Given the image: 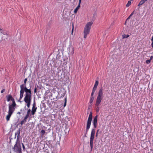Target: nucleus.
<instances>
[{
	"label": "nucleus",
	"instance_id": "obj_1",
	"mask_svg": "<svg viewBox=\"0 0 153 153\" xmlns=\"http://www.w3.org/2000/svg\"><path fill=\"white\" fill-rule=\"evenodd\" d=\"M24 93V91L25 92V97L24 98V100L27 103V106L28 108H29L31 102V91L30 89H27L26 86L24 87L23 88Z\"/></svg>",
	"mask_w": 153,
	"mask_h": 153
},
{
	"label": "nucleus",
	"instance_id": "obj_2",
	"mask_svg": "<svg viewBox=\"0 0 153 153\" xmlns=\"http://www.w3.org/2000/svg\"><path fill=\"white\" fill-rule=\"evenodd\" d=\"M103 90L102 88H101L99 91L95 102V107L96 111L97 112L99 111V110L98 106L103 99Z\"/></svg>",
	"mask_w": 153,
	"mask_h": 153
},
{
	"label": "nucleus",
	"instance_id": "obj_3",
	"mask_svg": "<svg viewBox=\"0 0 153 153\" xmlns=\"http://www.w3.org/2000/svg\"><path fill=\"white\" fill-rule=\"evenodd\" d=\"M93 23V22H89L87 23L85 25L84 29V38L85 39L87 35L89 33L90 30L91 28V25Z\"/></svg>",
	"mask_w": 153,
	"mask_h": 153
},
{
	"label": "nucleus",
	"instance_id": "obj_4",
	"mask_svg": "<svg viewBox=\"0 0 153 153\" xmlns=\"http://www.w3.org/2000/svg\"><path fill=\"white\" fill-rule=\"evenodd\" d=\"M21 143L19 140H16V143L13 148L14 151L16 153H22Z\"/></svg>",
	"mask_w": 153,
	"mask_h": 153
},
{
	"label": "nucleus",
	"instance_id": "obj_5",
	"mask_svg": "<svg viewBox=\"0 0 153 153\" xmlns=\"http://www.w3.org/2000/svg\"><path fill=\"white\" fill-rule=\"evenodd\" d=\"M95 134V130L94 128L92 129L91 134L90 138V146L91 147V150L92 151L93 148V143L94 138V135Z\"/></svg>",
	"mask_w": 153,
	"mask_h": 153
},
{
	"label": "nucleus",
	"instance_id": "obj_6",
	"mask_svg": "<svg viewBox=\"0 0 153 153\" xmlns=\"http://www.w3.org/2000/svg\"><path fill=\"white\" fill-rule=\"evenodd\" d=\"M92 118V113L91 112L90 113L89 117L88 118L86 128V131L87 132L88 130L90 128V126L91 124V121Z\"/></svg>",
	"mask_w": 153,
	"mask_h": 153
},
{
	"label": "nucleus",
	"instance_id": "obj_7",
	"mask_svg": "<svg viewBox=\"0 0 153 153\" xmlns=\"http://www.w3.org/2000/svg\"><path fill=\"white\" fill-rule=\"evenodd\" d=\"M24 91L23 90V88H22V87H21L20 88V97L19 99L18 100V101L19 102H21V101L20 100L23 97L24 95Z\"/></svg>",
	"mask_w": 153,
	"mask_h": 153
},
{
	"label": "nucleus",
	"instance_id": "obj_8",
	"mask_svg": "<svg viewBox=\"0 0 153 153\" xmlns=\"http://www.w3.org/2000/svg\"><path fill=\"white\" fill-rule=\"evenodd\" d=\"M98 116L96 115L93 121V123L94 125V128H96L97 126V121Z\"/></svg>",
	"mask_w": 153,
	"mask_h": 153
},
{
	"label": "nucleus",
	"instance_id": "obj_9",
	"mask_svg": "<svg viewBox=\"0 0 153 153\" xmlns=\"http://www.w3.org/2000/svg\"><path fill=\"white\" fill-rule=\"evenodd\" d=\"M81 0H79V4L78 6L74 10V13H77L78 10L80 8V4L81 3Z\"/></svg>",
	"mask_w": 153,
	"mask_h": 153
},
{
	"label": "nucleus",
	"instance_id": "obj_10",
	"mask_svg": "<svg viewBox=\"0 0 153 153\" xmlns=\"http://www.w3.org/2000/svg\"><path fill=\"white\" fill-rule=\"evenodd\" d=\"M14 107L10 105L9 106L8 112L13 114L15 109Z\"/></svg>",
	"mask_w": 153,
	"mask_h": 153
},
{
	"label": "nucleus",
	"instance_id": "obj_11",
	"mask_svg": "<svg viewBox=\"0 0 153 153\" xmlns=\"http://www.w3.org/2000/svg\"><path fill=\"white\" fill-rule=\"evenodd\" d=\"M6 97L7 99V100L8 102L10 100H13V98L10 94H8L6 96Z\"/></svg>",
	"mask_w": 153,
	"mask_h": 153
},
{
	"label": "nucleus",
	"instance_id": "obj_12",
	"mask_svg": "<svg viewBox=\"0 0 153 153\" xmlns=\"http://www.w3.org/2000/svg\"><path fill=\"white\" fill-rule=\"evenodd\" d=\"M8 114L7 116L6 117V119L7 121L10 120V118L12 114V113L9 112H8Z\"/></svg>",
	"mask_w": 153,
	"mask_h": 153
},
{
	"label": "nucleus",
	"instance_id": "obj_13",
	"mask_svg": "<svg viewBox=\"0 0 153 153\" xmlns=\"http://www.w3.org/2000/svg\"><path fill=\"white\" fill-rule=\"evenodd\" d=\"M27 81V79L25 78V79L24 80V84H22L20 85V87L21 88V87H22V88H23V87H24L25 86H26V83Z\"/></svg>",
	"mask_w": 153,
	"mask_h": 153
},
{
	"label": "nucleus",
	"instance_id": "obj_14",
	"mask_svg": "<svg viewBox=\"0 0 153 153\" xmlns=\"http://www.w3.org/2000/svg\"><path fill=\"white\" fill-rule=\"evenodd\" d=\"M27 118L25 117L24 119L22 120L20 123V124L21 125H22L23 124H24L26 122L27 119Z\"/></svg>",
	"mask_w": 153,
	"mask_h": 153
},
{
	"label": "nucleus",
	"instance_id": "obj_15",
	"mask_svg": "<svg viewBox=\"0 0 153 153\" xmlns=\"http://www.w3.org/2000/svg\"><path fill=\"white\" fill-rule=\"evenodd\" d=\"M30 111H31L30 109H29L27 111V114H26V115L25 116V117H26L27 118H28L29 117L30 114Z\"/></svg>",
	"mask_w": 153,
	"mask_h": 153
},
{
	"label": "nucleus",
	"instance_id": "obj_16",
	"mask_svg": "<svg viewBox=\"0 0 153 153\" xmlns=\"http://www.w3.org/2000/svg\"><path fill=\"white\" fill-rule=\"evenodd\" d=\"M93 95H92L91 94V97H90V99L89 101L90 103H92L94 100V98Z\"/></svg>",
	"mask_w": 153,
	"mask_h": 153
},
{
	"label": "nucleus",
	"instance_id": "obj_17",
	"mask_svg": "<svg viewBox=\"0 0 153 153\" xmlns=\"http://www.w3.org/2000/svg\"><path fill=\"white\" fill-rule=\"evenodd\" d=\"M97 88L94 87L93 88L92 92L91 94L92 95H94V92L97 89Z\"/></svg>",
	"mask_w": 153,
	"mask_h": 153
},
{
	"label": "nucleus",
	"instance_id": "obj_18",
	"mask_svg": "<svg viewBox=\"0 0 153 153\" xmlns=\"http://www.w3.org/2000/svg\"><path fill=\"white\" fill-rule=\"evenodd\" d=\"M12 104L10 105L13 106L15 107V106L16 105V104L15 102L14 101V99H13V100H12Z\"/></svg>",
	"mask_w": 153,
	"mask_h": 153
},
{
	"label": "nucleus",
	"instance_id": "obj_19",
	"mask_svg": "<svg viewBox=\"0 0 153 153\" xmlns=\"http://www.w3.org/2000/svg\"><path fill=\"white\" fill-rule=\"evenodd\" d=\"M41 136L42 137L45 133V131L44 130H42L41 131Z\"/></svg>",
	"mask_w": 153,
	"mask_h": 153
},
{
	"label": "nucleus",
	"instance_id": "obj_20",
	"mask_svg": "<svg viewBox=\"0 0 153 153\" xmlns=\"http://www.w3.org/2000/svg\"><path fill=\"white\" fill-rule=\"evenodd\" d=\"M99 84V82L98 80H96L95 82L94 85V87L97 88V86Z\"/></svg>",
	"mask_w": 153,
	"mask_h": 153
},
{
	"label": "nucleus",
	"instance_id": "obj_21",
	"mask_svg": "<svg viewBox=\"0 0 153 153\" xmlns=\"http://www.w3.org/2000/svg\"><path fill=\"white\" fill-rule=\"evenodd\" d=\"M129 36V35L128 34L126 35V34H124L123 36V39H125L126 38L128 37Z\"/></svg>",
	"mask_w": 153,
	"mask_h": 153
},
{
	"label": "nucleus",
	"instance_id": "obj_22",
	"mask_svg": "<svg viewBox=\"0 0 153 153\" xmlns=\"http://www.w3.org/2000/svg\"><path fill=\"white\" fill-rule=\"evenodd\" d=\"M17 134H18V136H17L16 140H19V136L20 134V132L19 130L18 131H17Z\"/></svg>",
	"mask_w": 153,
	"mask_h": 153
},
{
	"label": "nucleus",
	"instance_id": "obj_23",
	"mask_svg": "<svg viewBox=\"0 0 153 153\" xmlns=\"http://www.w3.org/2000/svg\"><path fill=\"white\" fill-rule=\"evenodd\" d=\"M131 4V1H128V3H127V4L126 5V7H128Z\"/></svg>",
	"mask_w": 153,
	"mask_h": 153
},
{
	"label": "nucleus",
	"instance_id": "obj_24",
	"mask_svg": "<svg viewBox=\"0 0 153 153\" xmlns=\"http://www.w3.org/2000/svg\"><path fill=\"white\" fill-rule=\"evenodd\" d=\"M21 144L22 145L23 151L24 152H25L26 150V149H25V146L24 144L23 143H21Z\"/></svg>",
	"mask_w": 153,
	"mask_h": 153
},
{
	"label": "nucleus",
	"instance_id": "obj_25",
	"mask_svg": "<svg viewBox=\"0 0 153 153\" xmlns=\"http://www.w3.org/2000/svg\"><path fill=\"white\" fill-rule=\"evenodd\" d=\"M37 109V107H36V108L32 107V108L31 111L36 112Z\"/></svg>",
	"mask_w": 153,
	"mask_h": 153
},
{
	"label": "nucleus",
	"instance_id": "obj_26",
	"mask_svg": "<svg viewBox=\"0 0 153 153\" xmlns=\"http://www.w3.org/2000/svg\"><path fill=\"white\" fill-rule=\"evenodd\" d=\"M74 28V23H73V24H72V31H71V34L72 35H73V33Z\"/></svg>",
	"mask_w": 153,
	"mask_h": 153
},
{
	"label": "nucleus",
	"instance_id": "obj_27",
	"mask_svg": "<svg viewBox=\"0 0 153 153\" xmlns=\"http://www.w3.org/2000/svg\"><path fill=\"white\" fill-rule=\"evenodd\" d=\"M34 107V108H36V102H35V101L34 100V102L33 103V107Z\"/></svg>",
	"mask_w": 153,
	"mask_h": 153
},
{
	"label": "nucleus",
	"instance_id": "obj_28",
	"mask_svg": "<svg viewBox=\"0 0 153 153\" xmlns=\"http://www.w3.org/2000/svg\"><path fill=\"white\" fill-rule=\"evenodd\" d=\"M151 60L150 59L149 60H147L146 61V63L147 64H149L150 63Z\"/></svg>",
	"mask_w": 153,
	"mask_h": 153
},
{
	"label": "nucleus",
	"instance_id": "obj_29",
	"mask_svg": "<svg viewBox=\"0 0 153 153\" xmlns=\"http://www.w3.org/2000/svg\"><path fill=\"white\" fill-rule=\"evenodd\" d=\"M36 112L31 111L30 116H31V114H32L33 115H34L35 114Z\"/></svg>",
	"mask_w": 153,
	"mask_h": 153
},
{
	"label": "nucleus",
	"instance_id": "obj_30",
	"mask_svg": "<svg viewBox=\"0 0 153 153\" xmlns=\"http://www.w3.org/2000/svg\"><path fill=\"white\" fill-rule=\"evenodd\" d=\"M66 98H65V102L64 103V107L66 105Z\"/></svg>",
	"mask_w": 153,
	"mask_h": 153
},
{
	"label": "nucleus",
	"instance_id": "obj_31",
	"mask_svg": "<svg viewBox=\"0 0 153 153\" xmlns=\"http://www.w3.org/2000/svg\"><path fill=\"white\" fill-rule=\"evenodd\" d=\"M5 91V89H3L1 91V93H3Z\"/></svg>",
	"mask_w": 153,
	"mask_h": 153
},
{
	"label": "nucleus",
	"instance_id": "obj_32",
	"mask_svg": "<svg viewBox=\"0 0 153 153\" xmlns=\"http://www.w3.org/2000/svg\"><path fill=\"white\" fill-rule=\"evenodd\" d=\"M37 91V88H35L34 90V92L35 93H36V92Z\"/></svg>",
	"mask_w": 153,
	"mask_h": 153
},
{
	"label": "nucleus",
	"instance_id": "obj_33",
	"mask_svg": "<svg viewBox=\"0 0 153 153\" xmlns=\"http://www.w3.org/2000/svg\"><path fill=\"white\" fill-rule=\"evenodd\" d=\"M98 131H99V130H98L97 131V133H96V137H97V136H98Z\"/></svg>",
	"mask_w": 153,
	"mask_h": 153
},
{
	"label": "nucleus",
	"instance_id": "obj_34",
	"mask_svg": "<svg viewBox=\"0 0 153 153\" xmlns=\"http://www.w3.org/2000/svg\"><path fill=\"white\" fill-rule=\"evenodd\" d=\"M153 58V56H151L150 57V60H151Z\"/></svg>",
	"mask_w": 153,
	"mask_h": 153
},
{
	"label": "nucleus",
	"instance_id": "obj_35",
	"mask_svg": "<svg viewBox=\"0 0 153 153\" xmlns=\"http://www.w3.org/2000/svg\"><path fill=\"white\" fill-rule=\"evenodd\" d=\"M131 16L130 15L128 17V18H127V19H130V18L131 17Z\"/></svg>",
	"mask_w": 153,
	"mask_h": 153
},
{
	"label": "nucleus",
	"instance_id": "obj_36",
	"mask_svg": "<svg viewBox=\"0 0 153 153\" xmlns=\"http://www.w3.org/2000/svg\"><path fill=\"white\" fill-rule=\"evenodd\" d=\"M134 11L133 12H132V13H131V14H130V15L132 16L134 14Z\"/></svg>",
	"mask_w": 153,
	"mask_h": 153
},
{
	"label": "nucleus",
	"instance_id": "obj_37",
	"mask_svg": "<svg viewBox=\"0 0 153 153\" xmlns=\"http://www.w3.org/2000/svg\"><path fill=\"white\" fill-rule=\"evenodd\" d=\"M151 41H152V42H153V36L152 37Z\"/></svg>",
	"mask_w": 153,
	"mask_h": 153
},
{
	"label": "nucleus",
	"instance_id": "obj_38",
	"mask_svg": "<svg viewBox=\"0 0 153 153\" xmlns=\"http://www.w3.org/2000/svg\"><path fill=\"white\" fill-rule=\"evenodd\" d=\"M151 46L153 48V42H152V43L151 44Z\"/></svg>",
	"mask_w": 153,
	"mask_h": 153
},
{
	"label": "nucleus",
	"instance_id": "obj_39",
	"mask_svg": "<svg viewBox=\"0 0 153 153\" xmlns=\"http://www.w3.org/2000/svg\"><path fill=\"white\" fill-rule=\"evenodd\" d=\"M16 133H15V137H16Z\"/></svg>",
	"mask_w": 153,
	"mask_h": 153
},
{
	"label": "nucleus",
	"instance_id": "obj_40",
	"mask_svg": "<svg viewBox=\"0 0 153 153\" xmlns=\"http://www.w3.org/2000/svg\"><path fill=\"white\" fill-rule=\"evenodd\" d=\"M18 114H20V112H18Z\"/></svg>",
	"mask_w": 153,
	"mask_h": 153
},
{
	"label": "nucleus",
	"instance_id": "obj_41",
	"mask_svg": "<svg viewBox=\"0 0 153 153\" xmlns=\"http://www.w3.org/2000/svg\"><path fill=\"white\" fill-rule=\"evenodd\" d=\"M1 29H0V31H1Z\"/></svg>",
	"mask_w": 153,
	"mask_h": 153
},
{
	"label": "nucleus",
	"instance_id": "obj_42",
	"mask_svg": "<svg viewBox=\"0 0 153 153\" xmlns=\"http://www.w3.org/2000/svg\"><path fill=\"white\" fill-rule=\"evenodd\" d=\"M130 1H132V0H130Z\"/></svg>",
	"mask_w": 153,
	"mask_h": 153
}]
</instances>
